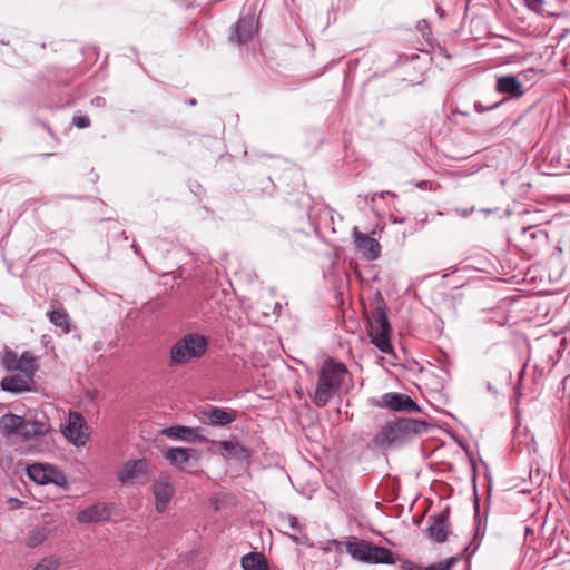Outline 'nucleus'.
I'll return each mask as SVG.
<instances>
[{
  "instance_id": "nucleus-1",
  "label": "nucleus",
  "mask_w": 570,
  "mask_h": 570,
  "mask_svg": "<svg viewBox=\"0 0 570 570\" xmlns=\"http://www.w3.org/2000/svg\"><path fill=\"white\" fill-rule=\"evenodd\" d=\"M431 424L426 421L402 417L387 422L372 439L374 448L387 450L393 445L404 444L417 435L428 432Z\"/></svg>"
},
{
  "instance_id": "nucleus-2",
  "label": "nucleus",
  "mask_w": 570,
  "mask_h": 570,
  "mask_svg": "<svg viewBox=\"0 0 570 570\" xmlns=\"http://www.w3.org/2000/svg\"><path fill=\"white\" fill-rule=\"evenodd\" d=\"M348 371L344 363L334 358L324 361L320 372L313 402L317 407H324L338 392Z\"/></svg>"
},
{
  "instance_id": "nucleus-3",
  "label": "nucleus",
  "mask_w": 570,
  "mask_h": 570,
  "mask_svg": "<svg viewBox=\"0 0 570 570\" xmlns=\"http://www.w3.org/2000/svg\"><path fill=\"white\" fill-rule=\"evenodd\" d=\"M208 348V340L198 333L186 334L177 340L169 353V366L176 367L203 357Z\"/></svg>"
},
{
  "instance_id": "nucleus-4",
  "label": "nucleus",
  "mask_w": 570,
  "mask_h": 570,
  "mask_svg": "<svg viewBox=\"0 0 570 570\" xmlns=\"http://www.w3.org/2000/svg\"><path fill=\"white\" fill-rule=\"evenodd\" d=\"M370 330L368 335L371 343L374 344L382 353H393L391 343V325L386 315V304L380 296L374 309L367 314Z\"/></svg>"
},
{
  "instance_id": "nucleus-5",
  "label": "nucleus",
  "mask_w": 570,
  "mask_h": 570,
  "mask_svg": "<svg viewBox=\"0 0 570 570\" xmlns=\"http://www.w3.org/2000/svg\"><path fill=\"white\" fill-rule=\"evenodd\" d=\"M346 551L351 554L354 560L364 562V563H382V564H393L395 563V558L393 552L384 547L376 546L366 540H357L348 541L346 543Z\"/></svg>"
},
{
  "instance_id": "nucleus-6",
  "label": "nucleus",
  "mask_w": 570,
  "mask_h": 570,
  "mask_svg": "<svg viewBox=\"0 0 570 570\" xmlns=\"http://www.w3.org/2000/svg\"><path fill=\"white\" fill-rule=\"evenodd\" d=\"M38 358L31 352H23L20 356L11 350L4 352L1 365L9 372H20L33 379L37 372Z\"/></svg>"
},
{
  "instance_id": "nucleus-7",
  "label": "nucleus",
  "mask_w": 570,
  "mask_h": 570,
  "mask_svg": "<svg viewBox=\"0 0 570 570\" xmlns=\"http://www.w3.org/2000/svg\"><path fill=\"white\" fill-rule=\"evenodd\" d=\"M28 476L38 484L53 483L63 489L68 488L65 473L57 466L45 463H33L27 468Z\"/></svg>"
},
{
  "instance_id": "nucleus-8",
  "label": "nucleus",
  "mask_w": 570,
  "mask_h": 570,
  "mask_svg": "<svg viewBox=\"0 0 570 570\" xmlns=\"http://www.w3.org/2000/svg\"><path fill=\"white\" fill-rule=\"evenodd\" d=\"M63 434L76 446L87 443L89 440L88 425L81 413L70 412Z\"/></svg>"
},
{
  "instance_id": "nucleus-9",
  "label": "nucleus",
  "mask_w": 570,
  "mask_h": 570,
  "mask_svg": "<svg viewBox=\"0 0 570 570\" xmlns=\"http://www.w3.org/2000/svg\"><path fill=\"white\" fill-rule=\"evenodd\" d=\"M150 468L151 464L146 459L129 460L117 471V479L125 484L142 476L148 478Z\"/></svg>"
},
{
  "instance_id": "nucleus-10",
  "label": "nucleus",
  "mask_w": 570,
  "mask_h": 570,
  "mask_svg": "<svg viewBox=\"0 0 570 570\" xmlns=\"http://www.w3.org/2000/svg\"><path fill=\"white\" fill-rule=\"evenodd\" d=\"M258 21L254 14L243 16L238 19L230 32V41L243 45L253 39L257 33Z\"/></svg>"
},
{
  "instance_id": "nucleus-11",
  "label": "nucleus",
  "mask_w": 570,
  "mask_h": 570,
  "mask_svg": "<svg viewBox=\"0 0 570 570\" xmlns=\"http://www.w3.org/2000/svg\"><path fill=\"white\" fill-rule=\"evenodd\" d=\"M451 531V524L449 521V508L436 515L429 518V525L426 529L428 538L436 543H443L446 541Z\"/></svg>"
},
{
  "instance_id": "nucleus-12",
  "label": "nucleus",
  "mask_w": 570,
  "mask_h": 570,
  "mask_svg": "<svg viewBox=\"0 0 570 570\" xmlns=\"http://www.w3.org/2000/svg\"><path fill=\"white\" fill-rule=\"evenodd\" d=\"M353 238L355 248L364 258L374 261L380 257L381 245L375 238L360 232L357 227L353 228Z\"/></svg>"
},
{
  "instance_id": "nucleus-13",
  "label": "nucleus",
  "mask_w": 570,
  "mask_h": 570,
  "mask_svg": "<svg viewBox=\"0 0 570 570\" xmlns=\"http://www.w3.org/2000/svg\"><path fill=\"white\" fill-rule=\"evenodd\" d=\"M111 505L97 502L79 511L76 519L79 523H99L108 521L111 517Z\"/></svg>"
},
{
  "instance_id": "nucleus-14",
  "label": "nucleus",
  "mask_w": 570,
  "mask_h": 570,
  "mask_svg": "<svg viewBox=\"0 0 570 570\" xmlns=\"http://www.w3.org/2000/svg\"><path fill=\"white\" fill-rule=\"evenodd\" d=\"M383 405L395 412H420L419 405L406 394L390 392L382 396Z\"/></svg>"
},
{
  "instance_id": "nucleus-15",
  "label": "nucleus",
  "mask_w": 570,
  "mask_h": 570,
  "mask_svg": "<svg viewBox=\"0 0 570 570\" xmlns=\"http://www.w3.org/2000/svg\"><path fill=\"white\" fill-rule=\"evenodd\" d=\"M151 491L157 512H165L175 493L173 484L168 480L159 479L153 483Z\"/></svg>"
},
{
  "instance_id": "nucleus-16",
  "label": "nucleus",
  "mask_w": 570,
  "mask_h": 570,
  "mask_svg": "<svg viewBox=\"0 0 570 570\" xmlns=\"http://www.w3.org/2000/svg\"><path fill=\"white\" fill-rule=\"evenodd\" d=\"M199 456V452L193 448H170L165 454V459L180 470H185L190 460L198 461Z\"/></svg>"
},
{
  "instance_id": "nucleus-17",
  "label": "nucleus",
  "mask_w": 570,
  "mask_h": 570,
  "mask_svg": "<svg viewBox=\"0 0 570 570\" xmlns=\"http://www.w3.org/2000/svg\"><path fill=\"white\" fill-rule=\"evenodd\" d=\"M206 422L214 426H226L237 419V412L234 410H225L222 407L212 406L202 412Z\"/></svg>"
},
{
  "instance_id": "nucleus-18",
  "label": "nucleus",
  "mask_w": 570,
  "mask_h": 570,
  "mask_svg": "<svg viewBox=\"0 0 570 570\" xmlns=\"http://www.w3.org/2000/svg\"><path fill=\"white\" fill-rule=\"evenodd\" d=\"M33 384V379L21 373L6 376L0 382V386L3 391L13 393L30 391Z\"/></svg>"
},
{
  "instance_id": "nucleus-19",
  "label": "nucleus",
  "mask_w": 570,
  "mask_h": 570,
  "mask_svg": "<svg viewBox=\"0 0 570 570\" xmlns=\"http://www.w3.org/2000/svg\"><path fill=\"white\" fill-rule=\"evenodd\" d=\"M50 430V423L48 417L45 414H41L40 417H36L33 420H26L23 417V431L22 438L31 439L35 436H42L47 434Z\"/></svg>"
},
{
  "instance_id": "nucleus-20",
  "label": "nucleus",
  "mask_w": 570,
  "mask_h": 570,
  "mask_svg": "<svg viewBox=\"0 0 570 570\" xmlns=\"http://www.w3.org/2000/svg\"><path fill=\"white\" fill-rule=\"evenodd\" d=\"M495 89L500 94H508L511 97L523 96L522 85L515 76H501L497 79Z\"/></svg>"
},
{
  "instance_id": "nucleus-21",
  "label": "nucleus",
  "mask_w": 570,
  "mask_h": 570,
  "mask_svg": "<svg viewBox=\"0 0 570 570\" xmlns=\"http://www.w3.org/2000/svg\"><path fill=\"white\" fill-rule=\"evenodd\" d=\"M23 417L16 414H6L0 420V432L4 436L18 434L22 436Z\"/></svg>"
},
{
  "instance_id": "nucleus-22",
  "label": "nucleus",
  "mask_w": 570,
  "mask_h": 570,
  "mask_svg": "<svg viewBox=\"0 0 570 570\" xmlns=\"http://www.w3.org/2000/svg\"><path fill=\"white\" fill-rule=\"evenodd\" d=\"M219 448L226 452L228 458L245 461L252 455L250 450L238 441L225 440L219 442Z\"/></svg>"
},
{
  "instance_id": "nucleus-23",
  "label": "nucleus",
  "mask_w": 570,
  "mask_h": 570,
  "mask_svg": "<svg viewBox=\"0 0 570 570\" xmlns=\"http://www.w3.org/2000/svg\"><path fill=\"white\" fill-rule=\"evenodd\" d=\"M49 321L62 333L68 334L71 332V322L69 314L63 309H51L47 313Z\"/></svg>"
},
{
  "instance_id": "nucleus-24",
  "label": "nucleus",
  "mask_w": 570,
  "mask_h": 570,
  "mask_svg": "<svg viewBox=\"0 0 570 570\" xmlns=\"http://www.w3.org/2000/svg\"><path fill=\"white\" fill-rule=\"evenodd\" d=\"M240 563L244 570H269L265 557L258 552L244 556Z\"/></svg>"
},
{
  "instance_id": "nucleus-25",
  "label": "nucleus",
  "mask_w": 570,
  "mask_h": 570,
  "mask_svg": "<svg viewBox=\"0 0 570 570\" xmlns=\"http://www.w3.org/2000/svg\"><path fill=\"white\" fill-rule=\"evenodd\" d=\"M194 432L189 426L173 425L161 430V434L171 440L188 441Z\"/></svg>"
},
{
  "instance_id": "nucleus-26",
  "label": "nucleus",
  "mask_w": 570,
  "mask_h": 570,
  "mask_svg": "<svg viewBox=\"0 0 570 570\" xmlns=\"http://www.w3.org/2000/svg\"><path fill=\"white\" fill-rule=\"evenodd\" d=\"M48 535L49 529L46 525H38L28 533L26 543L29 548H36L45 542Z\"/></svg>"
},
{
  "instance_id": "nucleus-27",
  "label": "nucleus",
  "mask_w": 570,
  "mask_h": 570,
  "mask_svg": "<svg viewBox=\"0 0 570 570\" xmlns=\"http://www.w3.org/2000/svg\"><path fill=\"white\" fill-rule=\"evenodd\" d=\"M283 524L293 532V533L288 534L291 537V539L294 542L299 543L298 534L302 533L303 527L299 523L298 519L294 515H287L285 518H283Z\"/></svg>"
},
{
  "instance_id": "nucleus-28",
  "label": "nucleus",
  "mask_w": 570,
  "mask_h": 570,
  "mask_svg": "<svg viewBox=\"0 0 570 570\" xmlns=\"http://www.w3.org/2000/svg\"><path fill=\"white\" fill-rule=\"evenodd\" d=\"M524 243L528 244L529 239L539 240V243H546L548 239V233L543 229H535L532 226L524 227L522 229Z\"/></svg>"
},
{
  "instance_id": "nucleus-29",
  "label": "nucleus",
  "mask_w": 570,
  "mask_h": 570,
  "mask_svg": "<svg viewBox=\"0 0 570 570\" xmlns=\"http://www.w3.org/2000/svg\"><path fill=\"white\" fill-rule=\"evenodd\" d=\"M459 558L452 557L445 561L430 564L425 568H419L420 570H451L452 567L458 562Z\"/></svg>"
},
{
  "instance_id": "nucleus-30",
  "label": "nucleus",
  "mask_w": 570,
  "mask_h": 570,
  "mask_svg": "<svg viewBox=\"0 0 570 570\" xmlns=\"http://www.w3.org/2000/svg\"><path fill=\"white\" fill-rule=\"evenodd\" d=\"M58 562L53 559H42L32 570H58Z\"/></svg>"
},
{
  "instance_id": "nucleus-31",
  "label": "nucleus",
  "mask_w": 570,
  "mask_h": 570,
  "mask_svg": "<svg viewBox=\"0 0 570 570\" xmlns=\"http://www.w3.org/2000/svg\"><path fill=\"white\" fill-rule=\"evenodd\" d=\"M72 124L79 129H85L90 126L91 121L87 115H79L72 118Z\"/></svg>"
},
{
  "instance_id": "nucleus-32",
  "label": "nucleus",
  "mask_w": 570,
  "mask_h": 570,
  "mask_svg": "<svg viewBox=\"0 0 570 570\" xmlns=\"http://www.w3.org/2000/svg\"><path fill=\"white\" fill-rule=\"evenodd\" d=\"M528 8L537 13L544 12V0H523Z\"/></svg>"
},
{
  "instance_id": "nucleus-33",
  "label": "nucleus",
  "mask_w": 570,
  "mask_h": 570,
  "mask_svg": "<svg viewBox=\"0 0 570 570\" xmlns=\"http://www.w3.org/2000/svg\"><path fill=\"white\" fill-rule=\"evenodd\" d=\"M191 431L194 432L191 435H190V440L189 442H195V441H198V442H202V443H208L210 442L209 439H207L204 434H203V429L202 428H191Z\"/></svg>"
},
{
  "instance_id": "nucleus-34",
  "label": "nucleus",
  "mask_w": 570,
  "mask_h": 570,
  "mask_svg": "<svg viewBox=\"0 0 570 570\" xmlns=\"http://www.w3.org/2000/svg\"><path fill=\"white\" fill-rule=\"evenodd\" d=\"M501 105V102H495L493 105H490L488 107H484L482 104L480 102H475L474 104V109L476 112L481 114V112H484V111H489V110H493L495 109L497 107H499Z\"/></svg>"
},
{
  "instance_id": "nucleus-35",
  "label": "nucleus",
  "mask_w": 570,
  "mask_h": 570,
  "mask_svg": "<svg viewBox=\"0 0 570 570\" xmlns=\"http://www.w3.org/2000/svg\"><path fill=\"white\" fill-rule=\"evenodd\" d=\"M402 569L404 570H414L415 568V564L411 561H407V560H402Z\"/></svg>"
},
{
  "instance_id": "nucleus-36",
  "label": "nucleus",
  "mask_w": 570,
  "mask_h": 570,
  "mask_svg": "<svg viewBox=\"0 0 570 570\" xmlns=\"http://www.w3.org/2000/svg\"><path fill=\"white\" fill-rule=\"evenodd\" d=\"M456 210H458V212H460V213H461V215L465 217V216H468V215L472 214V213L474 212V208H473V207H471L470 209H461V210H460V209H456Z\"/></svg>"
},
{
  "instance_id": "nucleus-37",
  "label": "nucleus",
  "mask_w": 570,
  "mask_h": 570,
  "mask_svg": "<svg viewBox=\"0 0 570 570\" xmlns=\"http://www.w3.org/2000/svg\"><path fill=\"white\" fill-rule=\"evenodd\" d=\"M422 23H424V27H425L426 29H430V28H429V26L426 24L425 20H422Z\"/></svg>"
}]
</instances>
